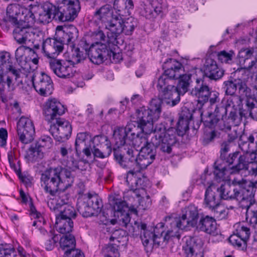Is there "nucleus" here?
<instances>
[{"label":"nucleus","mask_w":257,"mask_h":257,"mask_svg":"<svg viewBox=\"0 0 257 257\" xmlns=\"http://www.w3.org/2000/svg\"><path fill=\"white\" fill-rule=\"evenodd\" d=\"M41 181L45 191L54 197L48 201L47 204L56 214V218L71 220L75 218V209L67 204L69 196L66 192L74 182L71 172L61 167L50 168L41 174Z\"/></svg>","instance_id":"nucleus-1"},{"label":"nucleus","mask_w":257,"mask_h":257,"mask_svg":"<svg viewBox=\"0 0 257 257\" xmlns=\"http://www.w3.org/2000/svg\"><path fill=\"white\" fill-rule=\"evenodd\" d=\"M140 128L135 126L134 123H128L125 127H118L113 133L115 144L121 150L124 147H133L135 149L150 147L152 144L155 147H159L163 152L169 154L172 147L176 143V130L170 127L166 130L165 127L156 129L152 134L151 143L148 142V136L151 134H146L140 131Z\"/></svg>","instance_id":"nucleus-2"},{"label":"nucleus","mask_w":257,"mask_h":257,"mask_svg":"<svg viewBox=\"0 0 257 257\" xmlns=\"http://www.w3.org/2000/svg\"><path fill=\"white\" fill-rule=\"evenodd\" d=\"M114 8L118 12L116 20L112 21L110 32H106L108 42L114 44L117 37L122 33L125 35H131L136 26V22L132 18L124 20L122 17L130 15V10L134 8L132 0H115Z\"/></svg>","instance_id":"nucleus-3"},{"label":"nucleus","mask_w":257,"mask_h":257,"mask_svg":"<svg viewBox=\"0 0 257 257\" xmlns=\"http://www.w3.org/2000/svg\"><path fill=\"white\" fill-rule=\"evenodd\" d=\"M125 153L122 156L114 152V158L123 168H135L138 170L146 169L155 159L156 152L153 147H144L140 151L133 147H124Z\"/></svg>","instance_id":"nucleus-4"},{"label":"nucleus","mask_w":257,"mask_h":257,"mask_svg":"<svg viewBox=\"0 0 257 257\" xmlns=\"http://www.w3.org/2000/svg\"><path fill=\"white\" fill-rule=\"evenodd\" d=\"M240 149L243 152L240 154L237 162L231 167L226 168L220 164L219 161L214 163V174L217 180H224L229 174L239 173L241 170H247L250 165H255L257 167V149H250L247 143L239 144Z\"/></svg>","instance_id":"nucleus-5"},{"label":"nucleus","mask_w":257,"mask_h":257,"mask_svg":"<svg viewBox=\"0 0 257 257\" xmlns=\"http://www.w3.org/2000/svg\"><path fill=\"white\" fill-rule=\"evenodd\" d=\"M162 101L159 98H153L148 108L142 107L137 109L133 117V120L129 123H134L135 126L146 134H152L153 123L160 117L162 109Z\"/></svg>","instance_id":"nucleus-6"},{"label":"nucleus","mask_w":257,"mask_h":257,"mask_svg":"<svg viewBox=\"0 0 257 257\" xmlns=\"http://www.w3.org/2000/svg\"><path fill=\"white\" fill-rule=\"evenodd\" d=\"M173 220V217H168L166 218V225L168 228L167 230L163 236V233L164 232V225L163 223H159L154 228H151L150 229H147V225L145 223H141L140 224L138 225L139 229L141 231V237L142 242L144 245H147L150 242L156 245L157 246H159L161 242L165 240L168 241L171 237H177L179 238L180 237V232L178 230L177 234L172 235L170 231L174 232V227L172 224L171 221Z\"/></svg>","instance_id":"nucleus-7"},{"label":"nucleus","mask_w":257,"mask_h":257,"mask_svg":"<svg viewBox=\"0 0 257 257\" xmlns=\"http://www.w3.org/2000/svg\"><path fill=\"white\" fill-rule=\"evenodd\" d=\"M202 120H204L205 124L211 128L227 131L234 122L238 115L233 109L229 110L225 104L216 106L213 114L209 113L205 119L201 113Z\"/></svg>","instance_id":"nucleus-8"},{"label":"nucleus","mask_w":257,"mask_h":257,"mask_svg":"<svg viewBox=\"0 0 257 257\" xmlns=\"http://www.w3.org/2000/svg\"><path fill=\"white\" fill-rule=\"evenodd\" d=\"M58 35L66 42L67 50L70 52L69 59L68 62L72 65L77 64L83 61L87 57L86 51H81L80 49L76 47V42L78 36L77 28L70 25L66 27L64 32H59Z\"/></svg>","instance_id":"nucleus-9"},{"label":"nucleus","mask_w":257,"mask_h":257,"mask_svg":"<svg viewBox=\"0 0 257 257\" xmlns=\"http://www.w3.org/2000/svg\"><path fill=\"white\" fill-rule=\"evenodd\" d=\"M157 88L159 91V99L169 100L166 102L174 106L180 101L179 93L174 85V81L162 74L158 79Z\"/></svg>","instance_id":"nucleus-10"},{"label":"nucleus","mask_w":257,"mask_h":257,"mask_svg":"<svg viewBox=\"0 0 257 257\" xmlns=\"http://www.w3.org/2000/svg\"><path fill=\"white\" fill-rule=\"evenodd\" d=\"M198 218V211L197 207L191 204L185 207L183 211V214L181 217L173 218L171 221L173 227H174L173 232L170 231L172 235H176L178 230L180 232V230L185 229L189 226L195 227L197 225Z\"/></svg>","instance_id":"nucleus-11"},{"label":"nucleus","mask_w":257,"mask_h":257,"mask_svg":"<svg viewBox=\"0 0 257 257\" xmlns=\"http://www.w3.org/2000/svg\"><path fill=\"white\" fill-rule=\"evenodd\" d=\"M80 9L79 0H62L57 8L58 19L62 22L73 21Z\"/></svg>","instance_id":"nucleus-12"},{"label":"nucleus","mask_w":257,"mask_h":257,"mask_svg":"<svg viewBox=\"0 0 257 257\" xmlns=\"http://www.w3.org/2000/svg\"><path fill=\"white\" fill-rule=\"evenodd\" d=\"M66 27L63 28L62 27H57L55 38H48L43 42L42 50L47 57L54 59L63 51L64 45H66V42L63 41L62 37H59L58 33L59 32H64Z\"/></svg>","instance_id":"nucleus-13"},{"label":"nucleus","mask_w":257,"mask_h":257,"mask_svg":"<svg viewBox=\"0 0 257 257\" xmlns=\"http://www.w3.org/2000/svg\"><path fill=\"white\" fill-rule=\"evenodd\" d=\"M84 200L77 203V210L83 216L90 217L100 212L102 203L97 195L89 194Z\"/></svg>","instance_id":"nucleus-14"},{"label":"nucleus","mask_w":257,"mask_h":257,"mask_svg":"<svg viewBox=\"0 0 257 257\" xmlns=\"http://www.w3.org/2000/svg\"><path fill=\"white\" fill-rule=\"evenodd\" d=\"M51 123L49 132L56 141L63 142L69 139L72 132L69 121L61 118Z\"/></svg>","instance_id":"nucleus-15"},{"label":"nucleus","mask_w":257,"mask_h":257,"mask_svg":"<svg viewBox=\"0 0 257 257\" xmlns=\"http://www.w3.org/2000/svg\"><path fill=\"white\" fill-rule=\"evenodd\" d=\"M118 16V14L113 13V10L110 5H105L95 11L93 18L96 22L101 24V26H99V29L104 26L107 32H110L112 21L116 20Z\"/></svg>","instance_id":"nucleus-16"},{"label":"nucleus","mask_w":257,"mask_h":257,"mask_svg":"<svg viewBox=\"0 0 257 257\" xmlns=\"http://www.w3.org/2000/svg\"><path fill=\"white\" fill-rule=\"evenodd\" d=\"M238 185L234 186V192L233 194V199H236L239 202H246L245 206H248L253 198V188L251 185V183L245 180L242 179L238 181Z\"/></svg>","instance_id":"nucleus-17"},{"label":"nucleus","mask_w":257,"mask_h":257,"mask_svg":"<svg viewBox=\"0 0 257 257\" xmlns=\"http://www.w3.org/2000/svg\"><path fill=\"white\" fill-rule=\"evenodd\" d=\"M19 76V70L17 76L13 74L12 70L8 72L0 71V85L2 86V87H0V96L3 102L11 96V92L15 88L14 78L17 80Z\"/></svg>","instance_id":"nucleus-18"},{"label":"nucleus","mask_w":257,"mask_h":257,"mask_svg":"<svg viewBox=\"0 0 257 257\" xmlns=\"http://www.w3.org/2000/svg\"><path fill=\"white\" fill-rule=\"evenodd\" d=\"M17 133L20 141L24 144L31 143L35 134L33 121L29 118L21 117L17 123Z\"/></svg>","instance_id":"nucleus-19"},{"label":"nucleus","mask_w":257,"mask_h":257,"mask_svg":"<svg viewBox=\"0 0 257 257\" xmlns=\"http://www.w3.org/2000/svg\"><path fill=\"white\" fill-rule=\"evenodd\" d=\"M65 108L59 101L55 98L48 99L44 106L43 113L46 120L52 122L65 113Z\"/></svg>","instance_id":"nucleus-20"},{"label":"nucleus","mask_w":257,"mask_h":257,"mask_svg":"<svg viewBox=\"0 0 257 257\" xmlns=\"http://www.w3.org/2000/svg\"><path fill=\"white\" fill-rule=\"evenodd\" d=\"M254 51L253 48H246L240 49L237 58L241 67L246 70L257 71V59L254 58Z\"/></svg>","instance_id":"nucleus-21"},{"label":"nucleus","mask_w":257,"mask_h":257,"mask_svg":"<svg viewBox=\"0 0 257 257\" xmlns=\"http://www.w3.org/2000/svg\"><path fill=\"white\" fill-rule=\"evenodd\" d=\"M223 89L227 95L234 94L237 88L238 89L239 93L246 97L251 96V89L248 87L246 83L241 79H237L231 80H227L223 83Z\"/></svg>","instance_id":"nucleus-22"},{"label":"nucleus","mask_w":257,"mask_h":257,"mask_svg":"<svg viewBox=\"0 0 257 257\" xmlns=\"http://www.w3.org/2000/svg\"><path fill=\"white\" fill-rule=\"evenodd\" d=\"M203 242L200 238L187 239L183 246L185 257H203Z\"/></svg>","instance_id":"nucleus-23"},{"label":"nucleus","mask_w":257,"mask_h":257,"mask_svg":"<svg viewBox=\"0 0 257 257\" xmlns=\"http://www.w3.org/2000/svg\"><path fill=\"white\" fill-rule=\"evenodd\" d=\"M68 62L56 59L49 61V66L51 70L58 77L62 78H70L73 76V67L69 66Z\"/></svg>","instance_id":"nucleus-24"},{"label":"nucleus","mask_w":257,"mask_h":257,"mask_svg":"<svg viewBox=\"0 0 257 257\" xmlns=\"http://www.w3.org/2000/svg\"><path fill=\"white\" fill-rule=\"evenodd\" d=\"M109 50L103 44H92L90 46L87 55L90 60L94 64H100L104 59H107Z\"/></svg>","instance_id":"nucleus-25"},{"label":"nucleus","mask_w":257,"mask_h":257,"mask_svg":"<svg viewBox=\"0 0 257 257\" xmlns=\"http://www.w3.org/2000/svg\"><path fill=\"white\" fill-rule=\"evenodd\" d=\"M196 85L191 91V94L197 98V106L201 109L208 102L211 92L208 85L204 83L201 79H197Z\"/></svg>","instance_id":"nucleus-26"},{"label":"nucleus","mask_w":257,"mask_h":257,"mask_svg":"<svg viewBox=\"0 0 257 257\" xmlns=\"http://www.w3.org/2000/svg\"><path fill=\"white\" fill-rule=\"evenodd\" d=\"M33 85L37 92L43 96H48L52 93L53 85L51 78L42 72L37 80L33 81Z\"/></svg>","instance_id":"nucleus-27"},{"label":"nucleus","mask_w":257,"mask_h":257,"mask_svg":"<svg viewBox=\"0 0 257 257\" xmlns=\"http://www.w3.org/2000/svg\"><path fill=\"white\" fill-rule=\"evenodd\" d=\"M165 69L163 75H165L172 80L177 79L184 71L182 64L174 59H169L163 65Z\"/></svg>","instance_id":"nucleus-28"},{"label":"nucleus","mask_w":257,"mask_h":257,"mask_svg":"<svg viewBox=\"0 0 257 257\" xmlns=\"http://www.w3.org/2000/svg\"><path fill=\"white\" fill-rule=\"evenodd\" d=\"M18 9L19 6L17 5H13L8 7L7 16L0 21V25L4 30L7 31L12 26L15 28L18 26V24L21 23V21H18L14 16V15L18 14L17 10Z\"/></svg>","instance_id":"nucleus-29"},{"label":"nucleus","mask_w":257,"mask_h":257,"mask_svg":"<svg viewBox=\"0 0 257 257\" xmlns=\"http://www.w3.org/2000/svg\"><path fill=\"white\" fill-rule=\"evenodd\" d=\"M204 75L212 80L220 79L224 74V71L219 68L216 62L210 58L206 59L204 64Z\"/></svg>","instance_id":"nucleus-30"},{"label":"nucleus","mask_w":257,"mask_h":257,"mask_svg":"<svg viewBox=\"0 0 257 257\" xmlns=\"http://www.w3.org/2000/svg\"><path fill=\"white\" fill-rule=\"evenodd\" d=\"M195 227L198 230L210 235H215L218 234L215 219L208 215L202 216Z\"/></svg>","instance_id":"nucleus-31"},{"label":"nucleus","mask_w":257,"mask_h":257,"mask_svg":"<svg viewBox=\"0 0 257 257\" xmlns=\"http://www.w3.org/2000/svg\"><path fill=\"white\" fill-rule=\"evenodd\" d=\"M57 13V8L55 6L50 3H46L39 9L38 21L40 23H48L51 17L58 19Z\"/></svg>","instance_id":"nucleus-32"},{"label":"nucleus","mask_w":257,"mask_h":257,"mask_svg":"<svg viewBox=\"0 0 257 257\" xmlns=\"http://www.w3.org/2000/svg\"><path fill=\"white\" fill-rule=\"evenodd\" d=\"M217 187L214 184H211L206 190L204 204L210 209L216 206L220 202V197L217 193Z\"/></svg>","instance_id":"nucleus-33"},{"label":"nucleus","mask_w":257,"mask_h":257,"mask_svg":"<svg viewBox=\"0 0 257 257\" xmlns=\"http://www.w3.org/2000/svg\"><path fill=\"white\" fill-rule=\"evenodd\" d=\"M13 30L14 39L19 44H27L28 42V36L30 26L23 24L22 22L18 24Z\"/></svg>","instance_id":"nucleus-34"},{"label":"nucleus","mask_w":257,"mask_h":257,"mask_svg":"<svg viewBox=\"0 0 257 257\" xmlns=\"http://www.w3.org/2000/svg\"><path fill=\"white\" fill-rule=\"evenodd\" d=\"M35 54V51L32 48L25 46H21L17 48L15 52V57L19 65L25 70H28L29 64L27 63L26 51Z\"/></svg>","instance_id":"nucleus-35"},{"label":"nucleus","mask_w":257,"mask_h":257,"mask_svg":"<svg viewBox=\"0 0 257 257\" xmlns=\"http://www.w3.org/2000/svg\"><path fill=\"white\" fill-rule=\"evenodd\" d=\"M12 70L14 74H18V69H16L13 65L10 55L7 52L0 53V71L8 72Z\"/></svg>","instance_id":"nucleus-36"},{"label":"nucleus","mask_w":257,"mask_h":257,"mask_svg":"<svg viewBox=\"0 0 257 257\" xmlns=\"http://www.w3.org/2000/svg\"><path fill=\"white\" fill-rule=\"evenodd\" d=\"M55 227L61 233H69L72 230L73 222L71 219H66L61 217L56 218Z\"/></svg>","instance_id":"nucleus-37"},{"label":"nucleus","mask_w":257,"mask_h":257,"mask_svg":"<svg viewBox=\"0 0 257 257\" xmlns=\"http://www.w3.org/2000/svg\"><path fill=\"white\" fill-rule=\"evenodd\" d=\"M66 166L73 171L80 170L83 171L90 168V164L87 161L77 160L74 157L71 156L67 160Z\"/></svg>","instance_id":"nucleus-38"},{"label":"nucleus","mask_w":257,"mask_h":257,"mask_svg":"<svg viewBox=\"0 0 257 257\" xmlns=\"http://www.w3.org/2000/svg\"><path fill=\"white\" fill-rule=\"evenodd\" d=\"M109 203L114 212V215L119 217V214H123L128 210V205L125 201L114 197L109 199Z\"/></svg>","instance_id":"nucleus-39"},{"label":"nucleus","mask_w":257,"mask_h":257,"mask_svg":"<svg viewBox=\"0 0 257 257\" xmlns=\"http://www.w3.org/2000/svg\"><path fill=\"white\" fill-rule=\"evenodd\" d=\"M191 77L190 74H183V73L178 77L179 81L176 89L179 93V96L181 94H183L188 91L191 82Z\"/></svg>","instance_id":"nucleus-40"},{"label":"nucleus","mask_w":257,"mask_h":257,"mask_svg":"<svg viewBox=\"0 0 257 257\" xmlns=\"http://www.w3.org/2000/svg\"><path fill=\"white\" fill-rule=\"evenodd\" d=\"M26 157L29 161L33 162L37 161L43 157V151L35 144L32 145L27 153Z\"/></svg>","instance_id":"nucleus-41"},{"label":"nucleus","mask_w":257,"mask_h":257,"mask_svg":"<svg viewBox=\"0 0 257 257\" xmlns=\"http://www.w3.org/2000/svg\"><path fill=\"white\" fill-rule=\"evenodd\" d=\"M60 244L61 248L65 251L67 250H71L75 248V239L74 236L71 234H66L63 235L60 239Z\"/></svg>","instance_id":"nucleus-42"},{"label":"nucleus","mask_w":257,"mask_h":257,"mask_svg":"<svg viewBox=\"0 0 257 257\" xmlns=\"http://www.w3.org/2000/svg\"><path fill=\"white\" fill-rule=\"evenodd\" d=\"M234 186H231L228 184H222L219 188L217 187V193L220 197V199L225 200L233 199V194L234 192Z\"/></svg>","instance_id":"nucleus-43"},{"label":"nucleus","mask_w":257,"mask_h":257,"mask_svg":"<svg viewBox=\"0 0 257 257\" xmlns=\"http://www.w3.org/2000/svg\"><path fill=\"white\" fill-rule=\"evenodd\" d=\"M118 245L115 243L105 245L101 249V253L103 257H119Z\"/></svg>","instance_id":"nucleus-44"},{"label":"nucleus","mask_w":257,"mask_h":257,"mask_svg":"<svg viewBox=\"0 0 257 257\" xmlns=\"http://www.w3.org/2000/svg\"><path fill=\"white\" fill-rule=\"evenodd\" d=\"M225 104L229 110L233 109L236 112L237 114V109H240L242 104V99L240 96L233 94L226 100Z\"/></svg>","instance_id":"nucleus-45"},{"label":"nucleus","mask_w":257,"mask_h":257,"mask_svg":"<svg viewBox=\"0 0 257 257\" xmlns=\"http://www.w3.org/2000/svg\"><path fill=\"white\" fill-rule=\"evenodd\" d=\"M91 141V137L86 132L79 133L77 134L75 141L76 150H80L81 148L86 147Z\"/></svg>","instance_id":"nucleus-46"},{"label":"nucleus","mask_w":257,"mask_h":257,"mask_svg":"<svg viewBox=\"0 0 257 257\" xmlns=\"http://www.w3.org/2000/svg\"><path fill=\"white\" fill-rule=\"evenodd\" d=\"M229 241L234 246L242 250L246 249L247 240L239 236L236 233L231 235L229 238Z\"/></svg>","instance_id":"nucleus-47"},{"label":"nucleus","mask_w":257,"mask_h":257,"mask_svg":"<svg viewBox=\"0 0 257 257\" xmlns=\"http://www.w3.org/2000/svg\"><path fill=\"white\" fill-rule=\"evenodd\" d=\"M229 241L234 246L242 250L246 249L247 240L239 236L236 233L231 235L229 238Z\"/></svg>","instance_id":"nucleus-48"},{"label":"nucleus","mask_w":257,"mask_h":257,"mask_svg":"<svg viewBox=\"0 0 257 257\" xmlns=\"http://www.w3.org/2000/svg\"><path fill=\"white\" fill-rule=\"evenodd\" d=\"M59 239L60 236L58 234H54L53 232H50L48 234V237L44 243L46 249L52 250L55 247Z\"/></svg>","instance_id":"nucleus-49"},{"label":"nucleus","mask_w":257,"mask_h":257,"mask_svg":"<svg viewBox=\"0 0 257 257\" xmlns=\"http://www.w3.org/2000/svg\"><path fill=\"white\" fill-rule=\"evenodd\" d=\"M28 33V42H33L34 41H43L44 33L39 29L30 26Z\"/></svg>","instance_id":"nucleus-50"},{"label":"nucleus","mask_w":257,"mask_h":257,"mask_svg":"<svg viewBox=\"0 0 257 257\" xmlns=\"http://www.w3.org/2000/svg\"><path fill=\"white\" fill-rule=\"evenodd\" d=\"M103 147L106 148V150L103 151H100L98 148L94 147V148H93L92 153L95 157L103 159L108 157L110 155L111 153V148L109 143H107L105 144Z\"/></svg>","instance_id":"nucleus-51"},{"label":"nucleus","mask_w":257,"mask_h":257,"mask_svg":"<svg viewBox=\"0 0 257 257\" xmlns=\"http://www.w3.org/2000/svg\"><path fill=\"white\" fill-rule=\"evenodd\" d=\"M43 151L51 148L53 146V140L48 136H43L36 144Z\"/></svg>","instance_id":"nucleus-52"},{"label":"nucleus","mask_w":257,"mask_h":257,"mask_svg":"<svg viewBox=\"0 0 257 257\" xmlns=\"http://www.w3.org/2000/svg\"><path fill=\"white\" fill-rule=\"evenodd\" d=\"M16 252L11 244H0V257H14Z\"/></svg>","instance_id":"nucleus-53"},{"label":"nucleus","mask_w":257,"mask_h":257,"mask_svg":"<svg viewBox=\"0 0 257 257\" xmlns=\"http://www.w3.org/2000/svg\"><path fill=\"white\" fill-rule=\"evenodd\" d=\"M235 54L232 50L226 52L224 50L221 51L217 54L218 59L222 63H229L231 61L232 57L234 56Z\"/></svg>","instance_id":"nucleus-54"},{"label":"nucleus","mask_w":257,"mask_h":257,"mask_svg":"<svg viewBox=\"0 0 257 257\" xmlns=\"http://www.w3.org/2000/svg\"><path fill=\"white\" fill-rule=\"evenodd\" d=\"M236 233L243 238L248 240L250 234V229L243 224H236Z\"/></svg>","instance_id":"nucleus-55"},{"label":"nucleus","mask_w":257,"mask_h":257,"mask_svg":"<svg viewBox=\"0 0 257 257\" xmlns=\"http://www.w3.org/2000/svg\"><path fill=\"white\" fill-rule=\"evenodd\" d=\"M212 211L214 212L215 215L220 219L225 218L227 214V210L225 208L224 206L221 205L220 203L215 206V207L212 208Z\"/></svg>","instance_id":"nucleus-56"},{"label":"nucleus","mask_w":257,"mask_h":257,"mask_svg":"<svg viewBox=\"0 0 257 257\" xmlns=\"http://www.w3.org/2000/svg\"><path fill=\"white\" fill-rule=\"evenodd\" d=\"M91 38L92 40L95 41V44H101V41H104L105 39V36L103 31L99 29L93 31L90 35Z\"/></svg>","instance_id":"nucleus-57"},{"label":"nucleus","mask_w":257,"mask_h":257,"mask_svg":"<svg viewBox=\"0 0 257 257\" xmlns=\"http://www.w3.org/2000/svg\"><path fill=\"white\" fill-rule=\"evenodd\" d=\"M240 155V153L236 151L234 153H230L228 155H226L224 158H221V159L224 161L228 165H232L237 162V160Z\"/></svg>","instance_id":"nucleus-58"},{"label":"nucleus","mask_w":257,"mask_h":257,"mask_svg":"<svg viewBox=\"0 0 257 257\" xmlns=\"http://www.w3.org/2000/svg\"><path fill=\"white\" fill-rule=\"evenodd\" d=\"M139 207L140 209L145 210L149 208L151 205V200L150 196L147 195L145 198L143 197L139 199Z\"/></svg>","instance_id":"nucleus-59"},{"label":"nucleus","mask_w":257,"mask_h":257,"mask_svg":"<svg viewBox=\"0 0 257 257\" xmlns=\"http://www.w3.org/2000/svg\"><path fill=\"white\" fill-rule=\"evenodd\" d=\"M230 143L228 141H223L220 147V158H224L225 156L227 155V153L230 150Z\"/></svg>","instance_id":"nucleus-60"},{"label":"nucleus","mask_w":257,"mask_h":257,"mask_svg":"<svg viewBox=\"0 0 257 257\" xmlns=\"http://www.w3.org/2000/svg\"><path fill=\"white\" fill-rule=\"evenodd\" d=\"M64 257H84L83 253L78 249L67 250Z\"/></svg>","instance_id":"nucleus-61"},{"label":"nucleus","mask_w":257,"mask_h":257,"mask_svg":"<svg viewBox=\"0 0 257 257\" xmlns=\"http://www.w3.org/2000/svg\"><path fill=\"white\" fill-rule=\"evenodd\" d=\"M106 144L108 143L107 141L106 138L103 136H95L92 140V144H93V148L94 147L97 148L100 145H101L102 144Z\"/></svg>","instance_id":"nucleus-62"},{"label":"nucleus","mask_w":257,"mask_h":257,"mask_svg":"<svg viewBox=\"0 0 257 257\" xmlns=\"http://www.w3.org/2000/svg\"><path fill=\"white\" fill-rule=\"evenodd\" d=\"M25 11L27 14L26 16H24V22L23 23L30 26V24H32L35 23V16L31 11L28 10H25Z\"/></svg>","instance_id":"nucleus-63"},{"label":"nucleus","mask_w":257,"mask_h":257,"mask_svg":"<svg viewBox=\"0 0 257 257\" xmlns=\"http://www.w3.org/2000/svg\"><path fill=\"white\" fill-rule=\"evenodd\" d=\"M234 124H233L231 126H232ZM226 132H228V139L227 141L230 142H232L235 141L238 137V134L237 133V128L236 126H233V127H231V130H228L227 131H225Z\"/></svg>","instance_id":"nucleus-64"}]
</instances>
